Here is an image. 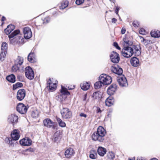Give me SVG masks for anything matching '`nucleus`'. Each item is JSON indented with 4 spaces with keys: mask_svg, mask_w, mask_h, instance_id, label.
I'll return each instance as SVG.
<instances>
[{
    "mask_svg": "<svg viewBox=\"0 0 160 160\" xmlns=\"http://www.w3.org/2000/svg\"><path fill=\"white\" fill-rule=\"evenodd\" d=\"M123 41L124 48L122 51V54L125 58H130L133 55V52L131 47L132 42L127 40L126 38L123 39Z\"/></svg>",
    "mask_w": 160,
    "mask_h": 160,
    "instance_id": "nucleus-1",
    "label": "nucleus"
},
{
    "mask_svg": "<svg viewBox=\"0 0 160 160\" xmlns=\"http://www.w3.org/2000/svg\"><path fill=\"white\" fill-rule=\"evenodd\" d=\"M106 131L101 126H99L97 131L94 132L92 136V139L94 141H98L102 142L104 140V137L106 134Z\"/></svg>",
    "mask_w": 160,
    "mask_h": 160,
    "instance_id": "nucleus-2",
    "label": "nucleus"
},
{
    "mask_svg": "<svg viewBox=\"0 0 160 160\" xmlns=\"http://www.w3.org/2000/svg\"><path fill=\"white\" fill-rule=\"evenodd\" d=\"M100 82H102L103 85H109L112 81L111 77L104 74H101L99 76Z\"/></svg>",
    "mask_w": 160,
    "mask_h": 160,
    "instance_id": "nucleus-3",
    "label": "nucleus"
},
{
    "mask_svg": "<svg viewBox=\"0 0 160 160\" xmlns=\"http://www.w3.org/2000/svg\"><path fill=\"white\" fill-rule=\"evenodd\" d=\"M62 118L64 119L70 118L72 116L71 111L68 108H63L60 112Z\"/></svg>",
    "mask_w": 160,
    "mask_h": 160,
    "instance_id": "nucleus-4",
    "label": "nucleus"
},
{
    "mask_svg": "<svg viewBox=\"0 0 160 160\" xmlns=\"http://www.w3.org/2000/svg\"><path fill=\"white\" fill-rule=\"evenodd\" d=\"M26 77L29 80H32L34 78V73L31 68L30 66L27 67L25 70Z\"/></svg>",
    "mask_w": 160,
    "mask_h": 160,
    "instance_id": "nucleus-5",
    "label": "nucleus"
},
{
    "mask_svg": "<svg viewBox=\"0 0 160 160\" xmlns=\"http://www.w3.org/2000/svg\"><path fill=\"white\" fill-rule=\"evenodd\" d=\"M28 108L23 103H18L16 107L17 111L21 114H24L26 113Z\"/></svg>",
    "mask_w": 160,
    "mask_h": 160,
    "instance_id": "nucleus-6",
    "label": "nucleus"
},
{
    "mask_svg": "<svg viewBox=\"0 0 160 160\" xmlns=\"http://www.w3.org/2000/svg\"><path fill=\"white\" fill-rule=\"evenodd\" d=\"M110 57L111 62L113 63H117L120 60L119 55L118 53L115 52H112Z\"/></svg>",
    "mask_w": 160,
    "mask_h": 160,
    "instance_id": "nucleus-7",
    "label": "nucleus"
},
{
    "mask_svg": "<svg viewBox=\"0 0 160 160\" xmlns=\"http://www.w3.org/2000/svg\"><path fill=\"white\" fill-rule=\"evenodd\" d=\"M117 81L120 86L121 87H126L128 85L127 79L124 75L120 76L117 79Z\"/></svg>",
    "mask_w": 160,
    "mask_h": 160,
    "instance_id": "nucleus-8",
    "label": "nucleus"
},
{
    "mask_svg": "<svg viewBox=\"0 0 160 160\" xmlns=\"http://www.w3.org/2000/svg\"><path fill=\"white\" fill-rule=\"evenodd\" d=\"M111 70L112 72L120 76L122 75V69L117 65L112 66L111 67Z\"/></svg>",
    "mask_w": 160,
    "mask_h": 160,
    "instance_id": "nucleus-9",
    "label": "nucleus"
},
{
    "mask_svg": "<svg viewBox=\"0 0 160 160\" xmlns=\"http://www.w3.org/2000/svg\"><path fill=\"white\" fill-rule=\"evenodd\" d=\"M18 116L14 114H12L8 116V121L14 126L18 122Z\"/></svg>",
    "mask_w": 160,
    "mask_h": 160,
    "instance_id": "nucleus-10",
    "label": "nucleus"
},
{
    "mask_svg": "<svg viewBox=\"0 0 160 160\" xmlns=\"http://www.w3.org/2000/svg\"><path fill=\"white\" fill-rule=\"evenodd\" d=\"M24 37L26 39H29L32 35L31 29L28 27H26L23 28Z\"/></svg>",
    "mask_w": 160,
    "mask_h": 160,
    "instance_id": "nucleus-11",
    "label": "nucleus"
},
{
    "mask_svg": "<svg viewBox=\"0 0 160 160\" xmlns=\"http://www.w3.org/2000/svg\"><path fill=\"white\" fill-rule=\"evenodd\" d=\"M26 95L25 90L24 89H21L18 90L17 92V98L20 101L22 100Z\"/></svg>",
    "mask_w": 160,
    "mask_h": 160,
    "instance_id": "nucleus-12",
    "label": "nucleus"
},
{
    "mask_svg": "<svg viewBox=\"0 0 160 160\" xmlns=\"http://www.w3.org/2000/svg\"><path fill=\"white\" fill-rule=\"evenodd\" d=\"M20 33V30L18 29L15 30L11 34L8 35V37L10 39V43L12 44H13L15 42L16 39L15 38H13L14 37L19 35Z\"/></svg>",
    "mask_w": 160,
    "mask_h": 160,
    "instance_id": "nucleus-13",
    "label": "nucleus"
},
{
    "mask_svg": "<svg viewBox=\"0 0 160 160\" xmlns=\"http://www.w3.org/2000/svg\"><path fill=\"white\" fill-rule=\"evenodd\" d=\"M117 89V86L116 84H112L108 88L107 90V93L111 96L113 95Z\"/></svg>",
    "mask_w": 160,
    "mask_h": 160,
    "instance_id": "nucleus-14",
    "label": "nucleus"
},
{
    "mask_svg": "<svg viewBox=\"0 0 160 160\" xmlns=\"http://www.w3.org/2000/svg\"><path fill=\"white\" fill-rule=\"evenodd\" d=\"M57 84L56 83H52L51 79H49V80L47 82V88L51 92H53L56 90L57 88Z\"/></svg>",
    "mask_w": 160,
    "mask_h": 160,
    "instance_id": "nucleus-15",
    "label": "nucleus"
},
{
    "mask_svg": "<svg viewBox=\"0 0 160 160\" xmlns=\"http://www.w3.org/2000/svg\"><path fill=\"white\" fill-rule=\"evenodd\" d=\"M20 144L22 146H29L31 145L32 140L28 138H23L19 141Z\"/></svg>",
    "mask_w": 160,
    "mask_h": 160,
    "instance_id": "nucleus-16",
    "label": "nucleus"
},
{
    "mask_svg": "<svg viewBox=\"0 0 160 160\" xmlns=\"http://www.w3.org/2000/svg\"><path fill=\"white\" fill-rule=\"evenodd\" d=\"M43 123L44 126L47 127H52L53 129H55L56 127L54 126L53 122L49 118H47L44 120Z\"/></svg>",
    "mask_w": 160,
    "mask_h": 160,
    "instance_id": "nucleus-17",
    "label": "nucleus"
},
{
    "mask_svg": "<svg viewBox=\"0 0 160 160\" xmlns=\"http://www.w3.org/2000/svg\"><path fill=\"white\" fill-rule=\"evenodd\" d=\"M19 132H20L18 130H14L11 133L12 139L15 141L18 140L20 137Z\"/></svg>",
    "mask_w": 160,
    "mask_h": 160,
    "instance_id": "nucleus-18",
    "label": "nucleus"
},
{
    "mask_svg": "<svg viewBox=\"0 0 160 160\" xmlns=\"http://www.w3.org/2000/svg\"><path fill=\"white\" fill-rule=\"evenodd\" d=\"M131 47L133 52V54H134L136 56H138L141 54V51L139 46L132 45Z\"/></svg>",
    "mask_w": 160,
    "mask_h": 160,
    "instance_id": "nucleus-19",
    "label": "nucleus"
},
{
    "mask_svg": "<svg viewBox=\"0 0 160 160\" xmlns=\"http://www.w3.org/2000/svg\"><path fill=\"white\" fill-rule=\"evenodd\" d=\"M130 63L131 65L135 67L139 66L140 65L139 60L136 57H133L130 60Z\"/></svg>",
    "mask_w": 160,
    "mask_h": 160,
    "instance_id": "nucleus-20",
    "label": "nucleus"
},
{
    "mask_svg": "<svg viewBox=\"0 0 160 160\" xmlns=\"http://www.w3.org/2000/svg\"><path fill=\"white\" fill-rule=\"evenodd\" d=\"M61 138V134L60 131H58L56 132L52 137V140L54 142L58 141Z\"/></svg>",
    "mask_w": 160,
    "mask_h": 160,
    "instance_id": "nucleus-21",
    "label": "nucleus"
},
{
    "mask_svg": "<svg viewBox=\"0 0 160 160\" xmlns=\"http://www.w3.org/2000/svg\"><path fill=\"white\" fill-rule=\"evenodd\" d=\"M75 152L74 150L72 148H69L66 150L65 152V155L66 158H69L73 156Z\"/></svg>",
    "mask_w": 160,
    "mask_h": 160,
    "instance_id": "nucleus-22",
    "label": "nucleus"
},
{
    "mask_svg": "<svg viewBox=\"0 0 160 160\" xmlns=\"http://www.w3.org/2000/svg\"><path fill=\"white\" fill-rule=\"evenodd\" d=\"M28 60L31 63H34L35 61V54L33 52L31 51L28 55Z\"/></svg>",
    "mask_w": 160,
    "mask_h": 160,
    "instance_id": "nucleus-23",
    "label": "nucleus"
},
{
    "mask_svg": "<svg viewBox=\"0 0 160 160\" xmlns=\"http://www.w3.org/2000/svg\"><path fill=\"white\" fill-rule=\"evenodd\" d=\"M114 100L113 98L110 96L106 99L105 103L107 106L110 107L114 104Z\"/></svg>",
    "mask_w": 160,
    "mask_h": 160,
    "instance_id": "nucleus-24",
    "label": "nucleus"
},
{
    "mask_svg": "<svg viewBox=\"0 0 160 160\" xmlns=\"http://www.w3.org/2000/svg\"><path fill=\"white\" fill-rule=\"evenodd\" d=\"M97 152L100 156H103L106 153V150L102 147H99L97 150Z\"/></svg>",
    "mask_w": 160,
    "mask_h": 160,
    "instance_id": "nucleus-25",
    "label": "nucleus"
},
{
    "mask_svg": "<svg viewBox=\"0 0 160 160\" xmlns=\"http://www.w3.org/2000/svg\"><path fill=\"white\" fill-rule=\"evenodd\" d=\"M14 26L12 25H8L6 28L5 29L4 32L6 34L8 35L14 29Z\"/></svg>",
    "mask_w": 160,
    "mask_h": 160,
    "instance_id": "nucleus-26",
    "label": "nucleus"
},
{
    "mask_svg": "<svg viewBox=\"0 0 160 160\" xmlns=\"http://www.w3.org/2000/svg\"><path fill=\"white\" fill-rule=\"evenodd\" d=\"M80 87L84 91L88 90L90 87V84L88 82H83L80 84Z\"/></svg>",
    "mask_w": 160,
    "mask_h": 160,
    "instance_id": "nucleus-27",
    "label": "nucleus"
},
{
    "mask_svg": "<svg viewBox=\"0 0 160 160\" xmlns=\"http://www.w3.org/2000/svg\"><path fill=\"white\" fill-rule=\"evenodd\" d=\"M6 79L9 82L12 83H13L15 82V77L13 74H11L7 76Z\"/></svg>",
    "mask_w": 160,
    "mask_h": 160,
    "instance_id": "nucleus-28",
    "label": "nucleus"
},
{
    "mask_svg": "<svg viewBox=\"0 0 160 160\" xmlns=\"http://www.w3.org/2000/svg\"><path fill=\"white\" fill-rule=\"evenodd\" d=\"M152 37L158 38L160 37V31H152L150 32Z\"/></svg>",
    "mask_w": 160,
    "mask_h": 160,
    "instance_id": "nucleus-29",
    "label": "nucleus"
},
{
    "mask_svg": "<svg viewBox=\"0 0 160 160\" xmlns=\"http://www.w3.org/2000/svg\"><path fill=\"white\" fill-rule=\"evenodd\" d=\"M68 5V0H66L62 1L60 6V9H63L66 8L67 7Z\"/></svg>",
    "mask_w": 160,
    "mask_h": 160,
    "instance_id": "nucleus-30",
    "label": "nucleus"
},
{
    "mask_svg": "<svg viewBox=\"0 0 160 160\" xmlns=\"http://www.w3.org/2000/svg\"><path fill=\"white\" fill-rule=\"evenodd\" d=\"M89 157L92 159H95L97 158V153L95 150H92L90 152Z\"/></svg>",
    "mask_w": 160,
    "mask_h": 160,
    "instance_id": "nucleus-31",
    "label": "nucleus"
},
{
    "mask_svg": "<svg viewBox=\"0 0 160 160\" xmlns=\"http://www.w3.org/2000/svg\"><path fill=\"white\" fill-rule=\"evenodd\" d=\"M57 120L58 122L59 126L62 128L65 127L66 126L65 122L59 118H57Z\"/></svg>",
    "mask_w": 160,
    "mask_h": 160,
    "instance_id": "nucleus-32",
    "label": "nucleus"
},
{
    "mask_svg": "<svg viewBox=\"0 0 160 160\" xmlns=\"http://www.w3.org/2000/svg\"><path fill=\"white\" fill-rule=\"evenodd\" d=\"M61 92L62 94L64 95H68L70 94L69 92L67 90V89L62 86Z\"/></svg>",
    "mask_w": 160,
    "mask_h": 160,
    "instance_id": "nucleus-33",
    "label": "nucleus"
},
{
    "mask_svg": "<svg viewBox=\"0 0 160 160\" xmlns=\"http://www.w3.org/2000/svg\"><path fill=\"white\" fill-rule=\"evenodd\" d=\"M103 84L102 82H100V78H99V81L96 82L94 85V88L96 89H98L100 88Z\"/></svg>",
    "mask_w": 160,
    "mask_h": 160,
    "instance_id": "nucleus-34",
    "label": "nucleus"
},
{
    "mask_svg": "<svg viewBox=\"0 0 160 160\" xmlns=\"http://www.w3.org/2000/svg\"><path fill=\"white\" fill-rule=\"evenodd\" d=\"M23 86V84L21 82H17L13 85V89L15 90L19 88H21Z\"/></svg>",
    "mask_w": 160,
    "mask_h": 160,
    "instance_id": "nucleus-35",
    "label": "nucleus"
},
{
    "mask_svg": "<svg viewBox=\"0 0 160 160\" xmlns=\"http://www.w3.org/2000/svg\"><path fill=\"white\" fill-rule=\"evenodd\" d=\"M7 52L1 51L0 55V59L2 61H4L6 58Z\"/></svg>",
    "mask_w": 160,
    "mask_h": 160,
    "instance_id": "nucleus-36",
    "label": "nucleus"
},
{
    "mask_svg": "<svg viewBox=\"0 0 160 160\" xmlns=\"http://www.w3.org/2000/svg\"><path fill=\"white\" fill-rule=\"evenodd\" d=\"M18 64L19 66H20L23 63V57L18 56L17 59Z\"/></svg>",
    "mask_w": 160,
    "mask_h": 160,
    "instance_id": "nucleus-37",
    "label": "nucleus"
},
{
    "mask_svg": "<svg viewBox=\"0 0 160 160\" xmlns=\"http://www.w3.org/2000/svg\"><path fill=\"white\" fill-rule=\"evenodd\" d=\"M7 44L5 42H2L1 46V51L4 52H7Z\"/></svg>",
    "mask_w": 160,
    "mask_h": 160,
    "instance_id": "nucleus-38",
    "label": "nucleus"
},
{
    "mask_svg": "<svg viewBox=\"0 0 160 160\" xmlns=\"http://www.w3.org/2000/svg\"><path fill=\"white\" fill-rule=\"evenodd\" d=\"M107 157L109 159L113 160L115 157L114 154L112 152H109L107 154Z\"/></svg>",
    "mask_w": 160,
    "mask_h": 160,
    "instance_id": "nucleus-39",
    "label": "nucleus"
},
{
    "mask_svg": "<svg viewBox=\"0 0 160 160\" xmlns=\"http://www.w3.org/2000/svg\"><path fill=\"white\" fill-rule=\"evenodd\" d=\"M18 64H16L13 66L12 68V70L13 72H16L19 69V66Z\"/></svg>",
    "mask_w": 160,
    "mask_h": 160,
    "instance_id": "nucleus-40",
    "label": "nucleus"
},
{
    "mask_svg": "<svg viewBox=\"0 0 160 160\" xmlns=\"http://www.w3.org/2000/svg\"><path fill=\"white\" fill-rule=\"evenodd\" d=\"M153 43V42L151 40L146 39L144 42H143V43L146 45H147L148 44H152Z\"/></svg>",
    "mask_w": 160,
    "mask_h": 160,
    "instance_id": "nucleus-41",
    "label": "nucleus"
},
{
    "mask_svg": "<svg viewBox=\"0 0 160 160\" xmlns=\"http://www.w3.org/2000/svg\"><path fill=\"white\" fill-rule=\"evenodd\" d=\"M39 113L37 111L32 112V116L33 118H37L38 116Z\"/></svg>",
    "mask_w": 160,
    "mask_h": 160,
    "instance_id": "nucleus-42",
    "label": "nucleus"
},
{
    "mask_svg": "<svg viewBox=\"0 0 160 160\" xmlns=\"http://www.w3.org/2000/svg\"><path fill=\"white\" fill-rule=\"evenodd\" d=\"M50 18L49 17L45 18L44 19H42L43 24H47L50 21Z\"/></svg>",
    "mask_w": 160,
    "mask_h": 160,
    "instance_id": "nucleus-43",
    "label": "nucleus"
},
{
    "mask_svg": "<svg viewBox=\"0 0 160 160\" xmlns=\"http://www.w3.org/2000/svg\"><path fill=\"white\" fill-rule=\"evenodd\" d=\"M99 97V94L98 92H96L93 93L92 97L95 99H97V98Z\"/></svg>",
    "mask_w": 160,
    "mask_h": 160,
    "instance_id": "nucleus-44",
    "label": "nucleus"
},
{
    "mask_svg": "<svg viewBox=\"0 0 160 160\" xmlns=\"http://www.w3.org/2000/svg\"><path fill=\"white\" fill-rule=\"evenodd\" d=\"M133 26L135 27H138L139 26V22L137 21H134L132 22Z\"/></svg>",
    "mask_w": 160,
    "mask_h": 160,
    "instance_id": "nucleus-45",
    "label": "nucleus"
},
{
    "mask_svg": "<svg viewBox=\"0 0 160 160\" xmlns=\"http://www.w3.org/2000/svg\"><path fill=\"white\" fill-rule=\"evenodd\" d=\"M84 1V0H76L75 2L76 4L80 5L83 3Z\"/></svg>",
    "mask_w": 160,
    "mask_h": 160,
    "instance_id": "nucleus-46",
    "label": "nucleus"
},
{
    "mask_svg": "<svg viewBox=\"0 0 160 160\" xmlns=\"http://www.w3.org/2000/svg\"><path fill=\"white\" fill-rule=\"evenodd\" d=\"M113 46L115 47V48L118 49L120 50L121 49L120 48V47L118 45V43L116 42H114L113 43Z\"/></svg>",
    "mask_w": 160,
    "mask_h": 160,
    "instance_id": "nucleus-47",
    "label": "nucleus"
},
{
    "mask_svg": "<svg viewBox=\"0 0 160 160\" xmlns=\"http://www.w3.org/2000/svg\"><path fill=\"white\" fill-rule=\"evenodd\" d=\"M145 30L143 28H141L139 31V33L141 34H145Z\"/></svg>",
    "mask_w": 160,
    "mask_h": 160,
    "instance_id": "nucleus-48",
    "label": "nucleus"
},
{
    "mask_svg": "<svg viewBox=\"0 0 160 160\" xmlns=\"http://www.w3.org/2000/svg\"><path fill=\"white\" fill-rule=\"evenodd\" d=\"M120 9V7H119L117 6L116 7V9L115 10V13H116V14L117 15H119L118 14L119 11V10Z\"/></svg>",
    "mask_w": 160,
    "mask_h": 160,
    "instance_id": "nucleus-49",
    "label": "nucleus"
},
{
    "mask_svg": "<svg viewBox=\"0 0 160 160\" xmlns=\"http://www.w3.org/2000/svg\"><path fill=\"white\" fill-rule=\"evenodd\" d=\"M79 115L81 117H84L85 118H86L87 117V115L83 112L81 113Z\"/></svg>",
    "mask_w": 160,
    "mask_h": 160,
    "instance_id": "nucleus-50",
    "label": "nucleus"
},
{
    "mask_svg": "<svg viewBox=\"0 0 160 160\" xmlns=\"http://www.w3.org/2000/svg\"><path fill=\"white\" fill-rule=\"evenodd\" d=\"M12 138H8V140L7 141V142L9 144H12Z\"/></svg>",
    "mask_w": 160,
    "mask_h": 160,
    "instance_id": "nucleus-51",
    "label": "nucleus"
},
{
    "mask_svg": "<svg viewBox=\"0 0 160 160\" xmlns=\"http://www.w3.org/2000/svg\"><path fill=\"white\" fill-rule=\"evenodd\" d=\"M126 31V30L125 28H122L121 31V34H124L125 33Z\"/></svg>",
    "mask_w": 160,
    "mask_h": 160,
    "instance_id": "nucleus-52",
    "label": "nucleus"
},
{
    "mask_svg": "<svg viewBox=\"0 0 160 160\" xmlns=\"http://www.w3.org/2000/svg\"><path fill=\"white\" fill-rule=\"evenodd\" d=\"M139 37L141 40V42L143 43L146 39H145L142 36H140Z\"/></svg>",
    "mask_w": 160,
    "mask_h": 160,
    "instance_id": "nucleus-53",
    "label": "nucleus"
},
{
    "mask_svg": "<svg viewBox=\"0 0 160 160\" xmlns=\"http://www.w3.org/2000/svg\"><path fill=\"white\" fill-rule=\"evenodd\" d=\"M117 19L115 18H113L112 19V23H115L117 21Z\"/></svg>",
    "mask_w": 160,
    "mask_h": 160,
    "instance_id": "nucleus-54",
    "label": "nucleus"
},
{
    "mask_svg": "<svg viewBox=\"0 0 160 160\" xmlns=\"http://www.w3.org/2000/svg\"><path fill=\"white\" fill-rule=\"evenodd\" d=\"M96 112H97V113L101 112H102L101 110L98 107L97 108V110H96Z\"/></svg>",
    "mask_w": 160,
    "mask_h": 160,
    "instance_id": "nucleus-55",
    "label": "nucleus"
},
{
    "mask_svg": "<svg viewBox=\"0 0 160 160\" xmlns=\"http://www.w3.org/2000/svg\"><path fill=\"white\" fill-rule=\"evenodd\" d=\"M17 78L20 81H22V77L18 76L17 77Z\"/></svg>",
    "mask_w": 160,
    "mask_h": 160,
    "instance_id": "nucleus-56",
    "label": "nucleus"
},
{
    "mask_svg": "<svg viewBox=\"0 0 160 160\" xmlns=\"http://www.w3.org/2000/svg\"><path fill=\"white\" fill-rule=\"evenodd\" d=\"M87 94H85L84 95V98H83V101H85L86 100V98H87Z\"/></svg>",
    "mask_w": 160,
    "mask_h": 160,
    "instance_id": "nucleus-57",
    "label": "nucleus"
},
{
    "mask_svg": "<svg viewBox=\"0 0 160 160\" xmlns=\"http://www.w3.org/2000/svg\"><path fill=\"white\" fill-rule=\"evenodd\" d=\"M6 18L4 16H2V18L1 21H4L5 20Z\"/></svg>",
    "mask_w": 160,
    "mask_h": 160,
    "instance_id": "nucleus-58",
    "label": "nucleus"
},
{
    "mask_svg": "<svg viewBox=\"0 0 160 160\" xmlns=\"http://www.w3.org/2000/svg\"><path fill=\"white\" fill-rule=\"evenodd\" d=\"M32 150H33L32 149V148H31L28 149H27L26 150L27 151H29L30 152L32 151Z\"/></svg>",
    "mask_w": 160,
    "mask_h": 160,
    "instance_id": "nucleus-59",
    "label": "nucleus"
},
{
    "mask_svg": "<svg viewBox=\"0 0 160 160\" xmlns=\"http://www.w3.org/2000/svg\"><path fill=\"white\" fill-rule=\"evenodd\" d=\"M137 160H144V159H142V158L138 157Z\"/></svg>",
    "mask_w": 160,
    "mask_h": 160,
    "instance_id": "nucleus-60",
    "label": "nucleus"
},
{
    "mask_svg": "<svg viewBox=\"0 0 160 160\" xmlns=\"http://www.w3.org/2000/svg\"><path fill=\"white\" fill-rule=\"evenodd\" d=\"M150 160H158L156 158H152V159H151Z\"/></svg>",
    "mask_w": 160,
    "mask_h": 160,
    "instance_id": "nucleus-61",
    "label": "nucleus"
},
{
    "mask_svg": "<svg viewBox=\"0 0 160 160\" xmlns=\"http://www.w3.org/2000/svg\"><path fill=\"white\" fill-rule=\"evenodd\" d=\"M18 37H19V39H21V40H22V39L23 38H22V37H21V36H18Z\"/></svg>",
    "mask_w": 160,
    "mask_h": 160,
    "instance_id": "nucleus-62",
    "label": "nucleus"
},
{
    "mask_svg": "<svg viewBox=\"0 0 160 160\" xmlns=\"http://www.w3.org/2000/svg\"><path fill=\"white\" fill-rule=\"evenodd\" d=\"M68 88L69 89L71 90V89H72L74 88V86H73V88Z\"/></svg>",
    "mask_w": 160,
    "mask_h": 160,
    "instance_id": "nucleus-63",
    "label": "nucleus"
},
{
    "mask_svg": "<svg viewBox=\"0 0 160 160\" xmlns=\"http://www.w3.org/2000/svg\"><path fill=\"white\" fill-rule=\"evenodd\" d=\"M118 16L119 17V19L120 21H122V19H121V18H120V17L119 16V15H118Z\"/></svg>",
    "mask_w": 160,
    "mask_h": 160,
    "instance_id": "nucleus-64",
    "label": "nucleus"
}]
</instances>
